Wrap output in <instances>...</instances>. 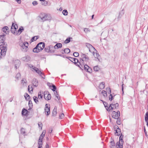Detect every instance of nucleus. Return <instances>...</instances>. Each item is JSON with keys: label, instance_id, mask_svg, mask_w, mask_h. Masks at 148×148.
<instances>
[{"label": "nucleus", "instance_id": "obj_47", "mask_svg": "<svg viewBox=\"0 0 148 148\" xmlns=\"http://www.w3.org/2000/svg\"><path fill=\"white\" fill-rule=\"evenodd\" d=\"M106 90L108 92V94H110L111 92V90L110 88H106Z\"/></svg>", "mask_w": 148, "mask_h": 148}, {"label": "nucleus", "instance_id": "obj_44", "mask_svg": "<svg viewBox=\"0 0 148 148\" xmlns=\"http://www.w3.org/2000/svg\"><path fill=\"white\" fill-rule=\"evenodd\" d=\"M38 97L39 99H42V95L41 94V92H40L38 93Z\"/></svg>", "mask_w": 148, "mask_h": 148}, {"label": "nucleus", "instance_id": "obj_63", "mask_svg": "<svg viewBox=\"0 0 148 148\" xmlns=\"http://www.w3.org/2000/svg\"><path fill=\"white\" fill-rule=\"evenodd\" d=\"M40 75L42 78L44 79L45 78V76L43 73L42 74H41V75Z\"/></svg>", "mask_w": 148, "mask_h": 148}, {"label": "nucleus", "instance_id": "obj_38", "mask_svg": "<svg viewBox=\"0 0 148 148\" xmlns=\"http://www.w3.org/2000/svg\"><path fill=\"white\" fill-rule=\"evenodd\" d=\"M33 99L34 102L36 103H38V97L36 96L33 97Z\"/></svg>", "mask_w": 148, "mask_h": 148}, {"label": "nucleus", "instance_id": "obj_37", "mask_svg": "<svg viewBox=\"0 0 148 148\" xmlns=\"http://www.w3.org/2000/svg\"><path fill=\"white\" fill-rule=\"evenodd\" d=\"M21 133L22 134H24L25 133V130L23 128H22L21 129Z\"/></svg>", "mask_w": 148, "mask_h": 148}, {"label": "nucleus", "instance_id": "obj_29", "mask_svg": "<svg viewBox=\"0 0 148 148\" xmlns=\"http://www.w3.org/2000/svg\"><path fill=\"white\" fill-rule=\"evenodd\" d=\"M110 147L111 148H116L113 140L110 142Z\"/></svg>", "mask_w": 148, "mask_h": 148}, {"label": "nucleus", "instance_id": "obj_17", "mask_svg": "<svg viewBox=\"0 0 148 148\" xmlns=\"http://www.w3.org/2000/svg\"><path fill=\"white\" fill-rule=\"evenodd\" d=\"M8 27L7 26H5L2 29V31L6 34H8L9 32Z\"/></svg>", "mask_w": 148, "mask_h": 148}, {"label": "nucleus", "instance_id": "obj_48", "mask_svg": "<svg viewBox=\"0 0 148 148\" xmlns=\"http://www.w3.org/2000/svg\"><path fill=\"white\" fill-rule=\"evenodd\" d=\"M94 69L95 71H98L99 69V68L97 66H95L94 67Z\"/></svg>", "mask_w": 148, "mask_h": 148}, {"label": "nucleus", "instance_id": "obj_4", "mask_svg": "<svg viewBox=\"0 0 148 148\" xmlns=\"http://www.w3.org/2000/svg\"><path fill=\"white\" fill-rule=\"evenodd\" d=\"M18 28V26L17 25L12 23L11 27V32L14 34L15 35H17V29Z\"/></svg>", "mask_w": 148, "mask_h": 148}, {"label": "nucleus", "instance_id": "obj_57", "mask_svg": "<svg viewBox=\"0 0 148 148\" xmlns=\"http://www.w3.org/2000/svg\"><path fill=\"white\" fill-rule=\"evenodd\" d=\"M32 4L34 5H35L38 4L37 2L36 1H33Z\"/></svg>", "mask_w": 148, "mask_h": 148}, {"label": "nucleus", "instance_id": "obj_49", "mask_svg": "<svg viewBox=\"0 0 148 148\" xmlns=\"http://www.w3.org/2000/svg\"><path fill=\"white\" fill-rule=\"evenodd\" d=\"M123 136L122 134H121L119 137V141H121V142H123Z\"/></svg>", "mask_w": 148, "mask_h": 148}, {"label": "nucleus", "instance_id": "obj_26", "mask_svg": "<svg viewBox=\"0 0 148 148\" xmlns=\"http://www.w3.org/2000/svg\"><path fill=\"white\" fill-rule=\"evenodd\" d=\"M33 51L34 53H38L40 51L38 47H37V45L33 49Z\"/></svg>", "mask_w": 148, "mask_h": 148}, {"label": "nucleus", "instance_id": "obj_25", "mask_svg": "<svg viewBox=\"0 0 148 148\" xmlns=\"http://www.w3.org/2000/svg\"><path fill=\"white\" fill-rule=\"evenodd\" d=\"M57 114V108L56 106H55L52 112V114L53 116H56Z\"/></svg>", "mask_w": 148, "mask_h": 148}, {"label": "nucleus", "instance_id": "obj_55", "mask_svg": "<svg viewBox=\"0 0 148 148\" xmlns=\"http://www.w3.org/2000/svg\"><path fill=\"white\" fill-rule=\"evenodd\" d=\"M64 116V115L63 113H62L60 114L59 117L60 119H62Z\"/></svg>", "mask_w": 148, "mask_h": 148}, {"label": "nucleus", "instance_id": "obj_6", "mask_svg": "<svg viewBox=\"0 0 148 148\" xmlns=\"http://www.w3.org/2000/svg\"><path fill=\"white\" fill-rule=\"evenodd\" d=\"M45 51L47 52H54V50L53 46L51 45L48 46L46 47L44 49Z\"/></svg>", "mask_w": 148, "mask_h": 148}, {"label": "nucleus", "instance_id": "obj_12", "mask_svg": "<svg viewBox=\"0 0 148 148\" xmlns=\"http://www.w3.org/2000/svg\"><path fill=\"white\" fill-rule=\"evenodd\" d=\"M5 34L0 35V47L1 46H3L2 45L5 40Z\"/></svg>", "mask_w": 148, "mask_h": 148}, {"label": "nucleus", "instance_id": "obj_13", "mask_svg": "<svg viewBox=\"0 0 148 148\" xmlns=\"http://www.w3.org/2000/svg\"><path fill=\"white\" fill-rule=\"evenodd\" d=\"M37 45L40 50L41 51L44 48L45 45L44 43L40 42L38 43Z\"/></svg>", "mask_w": 148, "mask_h": 148}, {"label": "nucleus", "instance_id": "obj_22", "mask_svg": "<svg viewBox=\"0 0 148 148\" xmlns=\"http://www.w3.org/2000/svg\"><path fill=\"white\" fill-rule=\"evenodd\" d=\"M32 83L33 85L35 87L37 86L38 85V81L35 79H33Z\"/></svg>", "mask_w": 148, "mask_h": 148}, {"label": "nucleus", "instance_id": "obj_30", "mask_svg": "<svg viewBox=\"0 0 148 148\" xmlns=\"http://www.w3.org/2000/svg\"><path fill=\"white\" fill-rule=\"evenodd\" d=\"M28 111L26 109H23L22 111V114L23 115H26Z\"/></svg>", "mask_w": 148, "mask_h": 148}, {"label": "nucleus", "instance_id": "obj_50", "mask_svg": "<svg viewBox=\"0 0 148 148\" xmlns=\"http://www.w3.org/2000/svg\"><path fill=\"white\" fill-rule=\"evenodd\" d=\"M73 55L75 57H77L79 56V54L77 52H75L73 53Z\"/></svg>", "mask_w": 148, "mask_h": 148}, {"label": "nucleus", "instance_id": "obj_43", "mask_svg": "<svg viewBox=\"0 0 148 148\" xmlns=\"http://www.w3.org/2000/svg\"><path fill=\"white\" fill-rule=\"evenodd\" d=\"M102 94H103V95L105 97H106L107 96V92L106 91L103 90L102 91Z\"/></svg>", "mask_w": 148, "mask_h": 148}, {"label": "nucleus", "instance_id": "obj_53", "mask_svg": "<svg viewBox=\"0 0 148 148\" xmlns=\"http://www.w3.org/2000/svg\"><path fill=\"white\" fill-rule=\"evenodd\" d=\"M38 125L39 127L41 128V130L42 129V123L39 122L38 123Z\"/></svg>", "mask_w": 148, "mask_h": 148}, {"label": "nucleus", "instance_id": "obj_39", "mask_svg": "<svg viewBox=\"0 0 148 148\" xmlns=\"http://www.w3.org/2000/svg\"><path fill=\"white\" fill-rule=\"evenodd\" d=\"M48 2L47 1H44L42 3V4L44 6H46L48 5Z\"/></svg>", "mask_w": 148, "mask_h": 148}, {"label": "nucleus", "instance_id": "obj_56", "mask_svg": "<svg viewBox=\"0 0 148 148\" xmlns=\"http://www.w3.org/2000/svg\"><path fill=\"white\" fill-rule=\"evenodd\" d=\"M117 120L116 121V123L118 125H120L121 124V122L120 119H119L118 118L117 119Z\"/></svg>", "mask_w": 148, "mask_h": 148}, {"label": "nucleus", "instance_id": "obj_58", "mask_svg": "<svg viewBox=\"0 0 148 148\" xmlns=\"http://www.w3.org/2000/svg\"><path fill=\"white\" fill-rule=\"evenodd\" d=\"M26 80H25L23 79H22L21 81V83L23 84H24V83L26 84Z\"/></svg>", "mask_w": 148, "mask_h": 148}, {"label": "nucleus", "instance_id": "obj_21", "mask_svg": "<svg viewBox=\"0 0 148 148\" xmlns=\"http://www.w3.org/2000/svg\"><path fill=\"white\" fill-rule=\"evenodd\" d=\"M45 132H46V131L45 130H44L43 131L42 133L41 134V135H40V136L39 137L38 140L42 141V138H43V137H44L45 136Z\"/></svg>", "mask_w": 148, "mask_h": 148}, {"label": "nucleus", "instance_id": "obj_61", "mask_svg": "<svg viewBox=\"0 0 148 148\" xmlns=\"http://www.w3.org/2000/svg\"><path fill=\"white\" fill-rule=\"evenodd\" d=\"M29 106L30 107V106H32V101H29Z\"/></svg>", "mask_w": 148, "mask_h": 148}, {"label": "nucleus", "instance_id": "obj_19", "mask_svg": "<svg viewBox=\"0 0 148 148\" xmlns=\"http://www.w3.org/2000/svg\"><path fill=\"white\" fill-rule=\"evenodd\" d=\"M62 46V45L61 43H58L53 47L54 50V49H58L59 48H61Z\"/></svg>", "mask_w": 148, "mask_h": 148}, {"label": "nucleus", "instance_id": "obj_41", "mask_svg": "<svg viewBox=\"0 0 148 148\" xmlns=\"http://www.w3.org/2000/svg\"><path fill=\"white\" fill-rule=\"evenodd\" d=\"M103 104L106 110H108L107 108L108 107V103L106 102H103Z\"/></svg>", "mask_w": 148, "mask_h": 148}, {"label": "nucleus", "instance_id": "obj_28", "mask_svg": "<svg viewBox=\"0 0 148 148\" xmlns=\"http://www.w3.org/2000/svg\"><path fill=\"white\" fill-rule=\"evenodd\" d=\"M69 58H70L71 59V60H70L73 62L75 63V64H76V63L78 62V60L76 58H72L71 57Z\"/></svg>", "mask_w": 148, "mask_h": 148}, {"label": "nucleus", "instance_id": "obj_16", "mask_svg": "<svg viewBox=\"0 0 148 148\" xmlns=\"http://www.w3.org/2000/svg\"><path fill=\"white\" fill-rule=\"evenodd\" d=\"M124 14V12L123 10H122L119 12L118 16L116 18V19L117 20V21H119L120 20V18L122 17ZM116 19V18L115 19Z\"/></svg>", "mask_w": 148, "mask_h": 148}, {"label": "nucleus", "instance_id": "obj_10", "mask_svg": "<svg viewBox=\"0 0 148 148\" xmlns=\"http://www.w3.org/2000/svg\"><path fill=\"white\" fill-rule=\"evenodd\" d=\"M29 67L30 68L34 69L39 75L42 74V73L41 72L40 70L36 67L32 65H31L30 66H29Z\"/></svg>", "mask_w": 148, "mask_h": 148}, {"label": "nucleus", "instance_id": "obj_40", "mask_svg": "<svg viewBox=\"0 0 148 148\" xmlns=\"http://www.w3.org/2000/svg\"><path fill=\"white\" fill-rule=\"evenodd\" d=\"M84 31L85 33H87L88 32H90V30L89 28H84Z\"/></svg>", "mask_w": 148, "mask_h": 148}, {"label": "nucleus", "instance_id": "obj_51", "mask_svg": "<svg viewBox=\"0 0 148 148\" xmlns=\"http://www.w3.org/2000/svg\"><path fill=\"white\" fill-rule=\"evenodd\" d=\"M21 74L19 73H18L17 74L16 76V78L17 79H18V78L20 77H21Z\"/></svg>", "mask_w": 148, "mask_h": 148}, {"label": "nucleus", "instance_id": "obj_52", "mask_svg": "<svg viewBox=\"0 0 148 148\" xmlns=\"http://www.w3.org/2000/svg\"><path fill=\"white\" fill-rule=\"evenodd\" d=\"M53 88V89H51L53 91H55L56 90V87L53 84L52 86H51Z\"/></svg>", "mask_w": 148, "mask_h": 148}, {"label": "nucleus", "instance_id": "obj_64", "mask_svg": "<svg viewBox=\"0 0 148 148\" xmlns=\"http://www.w3.org/2000/svg\"><path fill=\"white\" fill-rule=\"evenodd\" d=\"M49 146L48 144L47 143H46L45 146V148H49Z\"/></svg>", "mask_w": 148, "mask_h": 148}, {"label": "nucleus", "instance_id": "obj_8", "mask_svg": "<svg viewBox=\"0 0 148 148\" xmlns=\"http://www.w3.org/2000/svg\"><path fill=\"white\" fill-rule=\"evenodd\" d=\"M120 112L118 111L117 112L113 111L112 113V117L114 119H117L120 116Z\"/></svg>", "mask_w": 148, "mask_h": 148}, {"label": "nucleus", "instance_id": "obj_59", "mask_svg": "<svg viewBox=\"0 0 148 148\" xmlns=\"http://www.w3.org/2000/svg\"><path fill=\"white\" fill-rule=\"evenodd\" d=\"M114 104V107L115 108L118 107L119 106L118 103H116L115 104Z\"/></svg>", "mask_w": 148, "mask_h": 148}, {"label": "nucleus", "instance_id": "obj_14", "mask_svg": "<svg viewBox=\"0 0 148 148\" xmlns=\"http://www.w3.org/2000/svg\"><path fill=\"white\" fill-rule=\"evenodd\" d=\"M115 128L116 130H115L116 132H115V135L116 136L119 135L121 133V130L118 127V126H115Z\"/></svg>", "mask_w": 148, "mask_h": 148}, {"label": "nucleus", "instance_id": "obj_15", "mask_svg": "<svg viewBox=\"0 0 148 148\" xmlns=\"http://www.w3.org/2000/svg\"><path fill=\"white\" fill-rule=\"evenodd\" d=\"M84 68L85 70L89 73L92 72V70L88 65L86 64H84L83 65Z\"/></svg>", "mask_w": 148, "mask_h": 148}, {"label": "nucleus", "instance_id": "obj_24", "mask_svg": "<svg viewBox=\"0 0 148 148\" xmlns=\"http://www.w3.org/2000/svg\"><path fill=\"white\" fill-rule=\"evenodd\" d=\"M23 30L24 29L23 27H20L17 31V33H18L17 35H20Z\"/></svg>", "mask_w": 148, "mask_h": 148}, {"label": "nucleus", "instance_id": "obj_60", "mask_svg": "<svg viewBox=\"0 0 148 148\" xmlns=\"http://www.w3.org/2000/svg\"><path fill=\"white\" fill-rule=\"evenodd\" d=\"M52 128H49V130L48 132H49V133L50 134L51 133V132H52Z\"/></svg>", "mask_w": 148, "mask_h": 148}, {"label": "nucleus", "instance_id": "obj_23", "mask_svg": "<svg viewBox=\"0 0 148 148\" xmlns=\"http://www.w3.org/2000/svg\"><path fill=\"white\" fill-rule=\"evenodd\" d=\"M123 142H121L119 141L117 143L116 147L117 148H122Z\"/></svg>", "mask_w": 148, "mask_h": 148}, {"label": "nucleus", "instance_id": "obj_11", "mask_svg": "<svg viewBox=\"0 0 148 148\" xmlns=\"http://www.w3.org/2000/svg\"><path fill=\"white\" fill-rule=\"evenodd\" d=\"M44 97L45 99L49 100L51 99V95L48 92H45L44 93Z\"/></svg>", "mask_w": 148, "mask_h": 148}, {"label": "nucleus", "instance_id": "obj_5", "mask_svg": "<svg viewBox=\"0 0 148 148\" xmlns=\"http://www.w3.org/2000/svg\"><path fill=\"white\" fill-rule=\"evenodd\" d=\"M48 15L47 14L44 13H41L38 16V17L42 22H44L48 20L47 18Z\"/></svg>", "mask_w": 148, "mask_h": 148}, {"label": "nucleus", "instance_id": "obj_45", "mask_svg": "<svg viewBox=\"0 0 148 148\" xmlns=\"http://www.w3.org/2000/svg\"><path fill=\"white\" fill-rule=\"evenodd\" d=\"M72 39V38H67L66 40H65L64 42L65 43H69L70 41V39Z\"/></svg>", "mask_w": 148, "mask_h": 148}, {"label": "nucleus", "instance_id": "obj_27", "mask_svg": "<svg viewBox=\"0 0 148 148\" xmlns=\"http://www.w3.org/2000/svg\"><path fill=\"white\" fill-rule=\"evenodd\" d=\"M114 104H113V103L110 104L109 107L107 108V109H108V111H110L112 110L114 108Z\"/></svg>", "mask_w": 148, "mask_h": 148}, {"label": "nucleus", "instance_id": "obj_20", "mask_svg": "<svg viewBox=\"0 0 148 148\" xmlns=\"http://www.w3.org/2000/svg\"><path fill=\"white\" fill-rule=\"evenodd\" d=\"M95 51H92V53L93 54V55L94 56V57L95 58H97L99 60V59H98V57L99 56V53H97V52H95Z\"/></svg>", "mask_w": 148, "mask_h": 148}, {"label": "nucleus", "instance_id": "obj_46", "mask_svg": "<svg viewBox=\"0 0 148 148\" xmlns=\"http://www.w3.org/2000/svg\"><path fill=\"white\" fill-rule=\"evenodd\" d=\"M38 38L37 36H34L32 37L31 40L32 41H34L36 40Z\"/></svg>", "mask_w": 148, "mask_h": 148}, {"label": "nucleus", "instance_id": "obj_1", "mask_svg": "<svg viewBox=\"0 0 148 148\" xmlns=\"http://www.w3.org/2000/svg\"><path fill=\"white\" fill-rule=\"evenodd\" d=\"M88 53H82L81 56V60L79 63V64L81 65L82 67V65L84 64V61H85L87 62H89V58L88 57Z\"/></svg>", "mask_w": 148, "mask_h": 148}, {"label": "nucleus", "instance_id": "obj_54", "mask_svg": "<svg viewBox=\"0 0 148 148\" xmlns=\"http://www.w3.org/2000/svg\"><path fill=\"white\" fill-rule=\"evenodd\" d=\"M113 99V96L112 94H110V97H109V99L110 101H111Z\"/></svg>", "mask_w": 148, "mask_h": 148}, {"label": "nucleus", "instance_id": "obj_7", "mask_svg": "<svg viewBox=\"0 0 148 148\" xmlns=\"http://www.w3.org/2000/svg\"><path fill=\"white\" fill-rule=\"evenodd\" d=\"M45 114L47 116H48L50 114V105L47 104L45 105L44 109Z\"/></svg>", "mask_w": 148, "mask_h": 148}, {"label": "nucleus", "instance_id": "obj_9", "mask_svg": "<svg viewBox=\"0 0 148 148\" xmlns=\"http://www.w3.org/2000/svg\"><path fill=\"white\" fill-rule=\"evenodd\" d=\"M86 45L89 49L90 52H92V51H96L95 48L90 44L88 43H86Z\"/></svg>", "mask_w": 148, "mask_h": 148}, {"label": "nucleus", "instance_id": "obj_35", "mask_svg": "<svg viewBox=\"0 0 148 148\" xmlns=\"http://www.w3.org/2000/svg\"><path fill=\"white\" fill-rule=\"evenodd\" d=\"M145 120L146 122L148 121V111L145 114Z\"/></svg>", "mask_w": 148, "mask_h": 148}, {"label": "nucleus", "instance_id": "obj_32", "mask_svg": "<svg viewBox=\"0 0 148 148\" xmlns=\"http://www.w3.org/2000/svg\"><path fill=\"white\" fill-rule=\"evenodd\" d=\"M105 83L102 82L99 85V88L101 89H103L105 87Z\"/></svg>", "mask_w": 148, "mask_h": 148}, {"label": "nucleus", "instance_id": "obj_2", "mask_svg": "<svg viewBox=\"0 0 148 148\" xmlns=\"http://www.w3.org/2000/svg\"><path fill=\"white\" fill-rule=\"evenodd\" d=\"M19 45L21 49L24 52H27L28 50L29 43L26 42H21L19 43Z\"/></svg>", "mask_w": 148, "mask_h": 148}, {"label": "nucleus", "instance_id": "obj_36", "mask_svg": "<svg viewBox=\"0 0 148 148\" xmlns=\"http://www.w3.org/2000/svg\"><path fill=\"white\" fill-rule=\"evenodd\" d=\"M30 57L29 56H27V57H26L23 58L24 60L26 62H27L29 60H30Z\"/></svg>", "mask_w": 148, "mask_h": 148}, {"label": "nucleus", "instance_id": "obj_42", "mask_svg": "<svg viewBox=\"0 0 148 148\" xmlns=\"http://www.w3.org/2000/svg\"><path fill=\"white\" fill-rule=\"evenodd\" d=\"M62 13L64 15H67L68 14V12L66 10H64L62 11Z\"/></svg>", "mask_w": 148, "mask_h": 148}, {"label": "nucleus", "instance_id": "obj_18", "mask_svg": "<svg viewBox=\"0 0 148 148\" xmlns=\"http://www.w3.org/2000/svg\"><path fill=\"white\" fill-rule=\"evenodd\" d=\"M15 66L16 69H17L18 68L20 64V61L18 60H16L14 62Z\"/></svg>", "mask_w": 148, "mask_h": 148}, {"label": "nucleus", "instance_id": "obj_62", "mask_svg": "<svg viewBox=\"0 0 148 148\" xmlns=\"http://www.w3.org/2000/svg\"><path fill=\"white\" fill-rule=\"evenodd\" d=\"M25 97L26 99H27V97L28 99L30 98L29 95L27 94H26V96H25Z\"/></svg>", "mask_w": 148, "mask_h": 148}, {"label": "nucleus", "instance_id": "obj_34", "mask_svg": "<svg viewBox=\"0 0 148 148\" xmlns=\"http://www.w3.org/2000/svg\"><path fill=\"white\" fill-rule=\"evenodd\" d=\"M38 148H41L42 145V141L38 140Z\"/></svg>", "mask_w": 148, "mask_h": 148}, {"label": "nucleus", "instance_id": "obj_3", "mask_svg": "<svg viewBox=\"0 0 148 148\" xmlns=\"http://www.w3.org/2000/svg\"><path fill=\"white\" fill-rule=\"evenodd\" d=\"M7 50L6 47H5L1 46L0 47V59L5 55Z\"/></svg>", "mask_w": 148, "mask_h": 148}, {"label": "nucleus", "instance_id": "obj_31", "mask_svg": "<svg viewBox=\"0 0 148 148\" xmlns=\"http://www.w3.org/2000/svg\"><path fill=\"white\" fill-rule=\"evenodd\" d=\"M62 50L64 51V52H62V54H64V53H69L70 51V49H69V48H66L65 49H64V50L62 49Z\"/></svg>", "mask_w": 148, "mask_h": 148}, {"label": "nucleus", "instance_id": "obj_33", "mask_svg": "<svg viewBox=\"0 0 148 148\" xmlns=\"http://www.w3.org/2000/svg\"><path fill=\"white\" fill-rule=\"evenodd\" d=\"M33 88H32V85H29L28 88V91L30 92L31 91H33Z\"/></svg>", "mask_w": 148, "mask_h": 148}]
</instances>
